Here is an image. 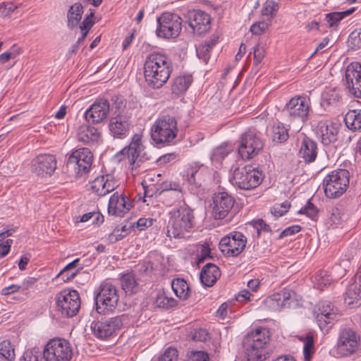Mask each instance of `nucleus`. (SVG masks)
<instances>
[{
	"label": "nucleus",
	"instance_id": "21",
	"mask_svg": "<svg viewBox=\"0 0 361 361\" xmlns=\"http://www.w3.org/2000/svg\"><path fill=\"white\" fill-rule=\"evenodd\" d=\"M110 112V104L106 99L95 101L85 112L87 122L99 123L106 119Z\"/></svg>",
	"mask_w": 361,
	"mask_h": 361
},
{
	"label": "nucleus",
	"instance_id": "6",
	"mask_svg": "<svg viewBox=\"0 0 361 361\" xmlns=\"http://www.w3.org/2000/svg\"><path fill=\"white\" fill-rule=\"evenodd\" d=\"M350 173L345 169L331 171L323 180L325 195L329 198H337L342 195L349 185Z\"/></svg>",
	"mask_w": 361,
	"mask_h": 361
},
{
	"label": "nucleus",
	"instance_id": "50",
	"mask_svg": "<svg viewBox=\"0 0 361 361\" xmlns=\"http://www.w3.org/2000/svg\"><path fill=\"white\" fill-rule=\"evenodd\" d=\"M231 152V149L227 145H220L214 149L211 159L213 161H221L224 159Z\"/></svg>",
	"mask_w": 361,
	"mask_h": 361
},
{
	"label": "nucleus",
	"instance_id": "19",
	"mask_svg": "<svg viewBox=\"0 0 361 361\" xmlns=\"http://www.w3.org/2000/svg\"><path fill=\"white\" fill-rule=\"evenodd\" d=\"M188 22L192 32L197 35L207 32L211 27L209 15L201 10H193L188 13Z\"/></svg>",
	"mask_w": 361,
	"mask_h": 361
},
{
	"label": "nucleus",
	"instance_id": "39",
	"mask_svg": "<svg viewBox=\"0 0 361 361\" xmlns=\"http://www.w3.org/2000/svg\"><path fill=\"white\" fill-rule=\"evenodd\" d=\"M121 286L126 293L132 294L138 290V283L135 274L132 273H126L122 276Z\"/></svg>",
	"mask_w": 361,
	"mask_h": 361
},
{
	"label": "nucleus",
	"instance_id": "22",
	"mask_svg": "<svg viewBox=\"0 0 361 361\" xmlns=\"http://www.w3.org/2000/svg\"><path fill=\"white\" fill-rule=\"evenodd\" d=\"M117 183L109 175L100 176L90 183V190L98 196H104L112 192Z\"/></svg>",
	"mask_w": 361,
	"mask_h": 361
},
{
	"label": "nucleus",
	"instance_id": "48",
	"mask_svg": "<svg viewBox=\"0 0 361 361\" xmlns=\"http://www.w3.org/2000/svg\"><path fill=\"white\" fill-rule=\"evenodd\" d=\"M154 304L157 307L168 309L176 306V301L164 293H159L155 298Z\"/></svg>",
	"mask_w": 361,
	"mask_h": 361
},
{
	"label": "nucleus",
	"instance_id": "64",
	"mask_svg": "<svg viewBox=\"0 0 361 361\" xmlns=\"http://www.w3.org/2000/svg\"><path fill=\"white\" fill-rule=\"evenodd\" d=\"M209 338V334L204 329L195 330L192 334V338L195 341H205Z\"/></svg>",
	"mask_w": 361,
	"mask_h": 361
},
{
	"label": "nucleus",
	"instance_id": "25",
	"mask_svg": "<svg viewBox=\"0 0 361 361\" xmlns=\"http://www.w3.org/2000/svg\"><path fill=\"white\" fill-rule=\"evenodd\" d=\"M131 204L123 193H114L109 200L108 212L109 214L122 216L130 210Z\"/></svg>",
	"mask_w": 361,
	"mask_h": 361
},
{
	"label": "nucleus",
	"instance_id": "15",
	"mask_svg": "<svg viewBox=\"0 0 361 361\" xmlns=\"http://www.w3.org/2000/svg\"><path fill=\"white\" fill-rule=\"evenodd\" d=\"M246 243V237L242 233L235 231L221 238L219 249L225 255L236 257L244 250Z\"/></svg>",
	"mask_w": 361,
	"mask_h": 361
},
{
	"label": "nucleus",
	"instance_id": "42",
	"mask_svg": "<svg viewBox=\"0 0 361 361\" xmlns=\"http://www.w3.org/2000/svg\"><path fill=\"white\" fill-rule=\"evenodd\" d=\"M207 171L206 168L202 166H195L188 171V183L190 184L195 185L196 186H200L201 182L204 179V173Z\"/></svg>",
	"mask_w": 361,
	"mask_h": 361
},
{
	"label": "nucleus",
	"instance_id": "4",
	"mask_svg": "<svg viewBox=\"0 0 361 361\" xmlns=\"http://www.w3.org/2000/svg\"><path fill=\"white\" fill-rule=\"evenodd\" d=\"M119 298V290L115 285L107 281L102 283L95 297L97 312L100 314L113 312Z\"/></svg>",
	"mask_w": 361,
	"mask_h": 361
},
{
	"label": "nucleus",
	"instance_id": "59",
	"mask_svg": "<svg viewBox=\"0 0 361 361\" xmlns=\"http://www.w3.org/2000/svg\"><path fill=\"white\" fill-rule=\"evenodd\" d=\"M278 4L274 1H267L262 9V13L264 16H271L277 11Z\"/></svg>",
	"mask_w": 361,
	"mask_h": 361
},
{
	"label": "nucleus",
	"instance_id": "10",
	"mask_svg": "<svg viewBox=\"0 0 361 361\" xmlns=\"http://www.w3.org/2000/svg\"><path fill=\"white\" fill-rule=\"evenodd\" d=\"M316 322L322 331H328L338 319V310L329 301L319 302L314 310Z\"/></svg>",
	"mask_w": 361,
	"mask_h": 361
},
{
	"label": "nucleus",
	"instance_id": "13",
	"mask_svg": "<svg viewBox=\"0 0 361 361\" xmlns=\"http://www.w3.org/2000/svg\"><path fill=\"white\" fill-rule=\"evenodd\" d=\"M360 345V337L359 334L350 328H344L340 331L337 350L340 355L349 356L355 353Z\"/></svg>",
	"mask_w": 361,
	"mask_h": 361
},
{
	"label": "nucleus",
	"instance_id": "29",
	"mask_svg": "<svg viewBox=\"0 0 361 361\" xmlns=\"http://www.w3.org/2000/svg\"><path fill=\"white\" fill-rule=\"evenodd\" d=\"M345 303L351 307L361 305V279L350 284L344 295Z\"/></svg>",
	"mask_w": 361,
	"mask_h": 361
},
{
	"label": "nucleus",
	"instance_id": "26",
	"mask_svg": "<svg viewBox=\"0 0 361 361\" xmlns=\"http://www.w3.org/2000/svg\"><path fill=\"white\" fill-rule=\"evenodd\" d=\"M293 294V292L288 290L276 293L266 299L265 304L272 310H279L290 306V300Z\"/></svg>",
	"mask_w": 361,
	"mask_h": 361
},
{
	"label": "nucleus",
	"instance_id": "34",
	"mask_svg": "<svg viewBox=\"0 0 361 361\" xmlns=\"http://www.w3.org/2000/svg\"><path fill=\"white\" fill-rule=\"evenodd\" d=\"M192 80V76L189 74L177 76L171 85L172 93L178 96L183 94L191 85Z\"/></svg>",
	"mask_w": 361,
	"mask_h": 361
},
{
	"label": "nucleus",
	"instance_id": "51",
	"mask_svg": "<svg viewBox=\"0 0 361 361\" xmlns=\"http://www.w3.org/2000/svg\"><path fill=\"white\" fill-rule=\"evenodd\" d=\"M299 214H305L307 217L313 221H316L318 217V209L317 207L308 200L305 207L302 208L299 212Z\"/></svg>",
	"mask_w": 361,
	"mask_h": 361
},
{
	"label": "nucleus",
	"instance_id": "35",
	"mask_svg": "<svg viewBox=\"0 0 361 361\" xmlns=\"http://www.w3.org/2000/svg\"><path fill=\"white\" fill-rule=\"evenodd\" d=\"M83 7L80 3H75L68 11V26L73 29L76 27L82 18Z\"/></svg>",
	"mask_w": 361,
	"mask_h": 361
},
{
	"label": "nucleus",
	"instance_id": "58",
	"mask_svg": "<svg viewBox=\"0 0 361 361\" xmlns=\"http://www.w3.org/2000/svg\"><path fill=\"white\" fill-rule=\"evenodd\" d=\"M37 279L35 277H27L23 280L21 285H20V288L21 293L27 296L30 293V289L32 287V286L36 283Z\"/></svg>",
	"mask_w": 361,
	"mask_h": 361
},
{
	"label": "nucleus",
	"instance_id": "62",
	"mask_svg": "<svg viewBox=\"0 0 361 361\" xmlns=\"http://www.w3.org/2000/svg\"><path fill=\"white\" fill-rule=\"evenodd\" d=\"M180 186L178 183L171 181H165L160 185V192L159 195H162L164 192L170 190H175L180 189Z\"/></svg>",
	"mask_w": 361,
	"mask_h": 361
},
{
	"label": "nucleus",
	"instance_id": "31",
	"mask_svg": "<svg viewBox=\"0 0 361 361\" xmlns=\"http://www.w3.org/2000/svg\"><path fill=\"white\" fill-rule=\"evenodd\" d=\"M269 341V331L264 328H257L251 331L244 338V341L265 348Z\"/></svg>",
	"mask_w": 361,
	"mask_h": 361
},
{
	"label": "nucleus",
	"instance_id": "56",
	"mask_svg": "<svg viewBox=\"0 0 361 361\" xmlns=\"http://www.w3.org/2000/svg\"><path fill=\"white\" fill-rule=\"evenodd\" d=\"M269 27V23L267 21H259L254 23L251 27L250 30L254 35H259L264 33Z\"/></svg>",
	"mask_w": 361,
	"mask_h": 361
},
{
	"label": "nucleus",
	"instance_id": "9",
	"mask_svg": "<svg viewBox=\"0 0 361 361\" xmlns=\"http://www.w3.org/2000/svg\"><path fill=\"white\" fill-rule=\"evenodd\" d=\"M55 300L58 310L66 317L75 316L80 310V295L75 290H63L56 294Z\"/></svg>",
	"mask_w": 361,
	"mask_h": 361
},
{
	"label": "nucleus",
	"instance_id": "49",
	"mask_svg": "<svg viewBox=\"0 0 361 361\" xmlns=\"http://www.w3.org/2000/svg\"><path fill=\"white\" fill-rule=\"evenodd\" d=\"M78 262L79 259H75V260L67 264L60 271L58 276H62L63 279H64V277L66 276V279H64V281L73 279L77 274V270L75 269V268L77 267Z\"/></svg>",
	"mask_w": 361,
	"mask_h": 361
},
{
	"label": "nucleus",
	"instance_id": "32",
	"mask_svg": "<svg viewBox=\"0 0 361 361\" xmlns=\"http://www.w3.org/2000/svg\"><path fill=\"white\" fill-rule=\"evenodd\" d=\"M317 144L309 138H305L301 144L299 155L305 162L310 163L314 161L317 157Z\"/></svg>",
	"mask_w": 361,
	"mask_h": 361
},
{
	"label": "nucleus",
	"instance_id": "47",
	"mask_svg": "<svg viewBox=\"0 0 361 361\" xmlns=\"http://www.w3.org/2000/svg\"><path fill=\"white\" fill-rule=\"evenodd\" d=\"M0 355L7 361H13L15 359V350L10 341L4 340L0 343Z\"/></svg>",
	"mask_w": 361,
	"mask_h": 361
},
{
	"label": "nucleus",
	"instance_id": "28",
	"mask_svg": "<svg viewBox=\"0 0 361 361\" xmlns=\"http://www.w3.org/2000/svg\"><path fill=\"white\" fill-rule=\"evenodd\" d=\"M100 137V133L98 130L87 123L78 126L76 133V138L79 142L84 144H93L97 142Z\"/></svg>",
	"mask_w": 361,
	"mask_h": 361
},
{
	"label": "nucleus",
	"instance_id": "43",
	"mask_svg": "<svg viewBox=\"0 0 361 361\" xmlns=\"http://www.w3.org/2000/svg\"><path fill=\"white\" fill-rule=\"evenodd\" d=\"M161 198L163 199L164 204L166 206H171L176 202H184L181 188L167 191L161 195Z\"/></svg>",
	"mask_w": 361,
	"mask_h": 361
},
{
	"label": "nucleus",
	"instance_id": "24",
	"mask_svg": "<svg viewBox=\"0 0 361 361\" xmlns=\"http://www.w3.org/2000/svg\"><path fill=\"white\" fill-rule=\"evenodd\" d=\"M32 166L38 175H51L56 169V159L51 154L39 155L32 161Z\"/></svg>",
	"mask_w": 361,
	"mask_h": 361
},
{
	"label": "nucleus",
	"instance_id": "11",
	"mask_svg": "<svg viewBox=\"0 0 361 361\" xmlns=\"http://www.w3.org/2000/svg\"><path fill=\"white\" fill-rule=\"evenodd\" d=\"M262 139L252 132L243 133L239 140L238 154L244 160H249L257 156L262 149Z\"/></svg>",
	"mask_w": 361,
	"mask_h": 361
},
{
	"label": "nucleus",
	"instance_id": "37",
	"mask_svg": "<svg viewBox=\"0 0 361 361\" xmlns=\"http://www.w3.org/2000/svg\"><path fill=\"white\" fill-rule=\"evenodd\" d=\"M346 127L353 131L361 130V110H350L345 116Z\"/></svg>",
	"mask_w": 361,
	"mask_h": 361
},
{
	"label": "nucleus",
	"instance_id": "2",
	"mask_svg": "<svg viewBox=\"0 0 361 361\" xmlns=\"http://www.w3.org/2000/svg\"><path fill=\"white\" fill-rule=\"evenodd\" d=\"M166 235L170 238H183L191 231L195 224L193 210L185 202L169 213Z\"/></svg>",
	"mask_w": 361,
	"mask_h": 361
},
{
	"label": "nucleus",
	"instance_id": "1",
	"mask_svg": "<svg viewBox=\"0 0 361 361\" xmlns=\"http://www.w3.org/2000/svg\"><path fill=\"white\" fill-rule=\"evenodd\" d=\"M171 71V61L165 55L154 52L147 56L144 74L149 86L155 89L160 88L168 81Z\"/></svg>",
	"mask_w": 361,
	"mask_h": 361
},
{
	"label": "nucleus",
	"instance_id": "45",
	"mask_svg": "<svg viewBox=\"0 0 361 361\" xmlns=\"http://www.w3.org/2000/svg\"><path fill=\"white\" fill-rule=\"evenodd\" d=\"M345 219V214L338 207H332L329 210V216L326 220V224L332 227H336L341 225Z\"/></svg>",
	"mask_w": 361,
	"mask_h": 361
},
{
	"label": "nucleus",
	"instance_id": "18",
	"mask_svg": "<svg viewBox=\"0 0 361 361\" xmlns=\"http://www.w3.org/2000/svg\"><path fill=\"white\" fill-rule=\"evenodd\" d=\"M235 200L226 192H218L213 197L212 215L216 219H224L230 212Z\"/></svg>",
	"mask_w": 361,
	"mask_h": 361
},
{
	"label": "nucleus",
	"instance_id": "33",
	"mask_svg": "<svg viewBox=\"0 0 361 361\" xmlns=\"http://www.w3.org/2000/svg\"><path fill=\"white\" fill-rule=\"evenodd\" d=\"M244 348L248 361H263L267 358L265 347L244 341Z\"/></svg>",
	"mask_w": 361,
	"mask_h": 361
},
{
	"label": "nucleus",
	"instance_id": "41",
	"mask_svg": "<svg viewBox=\"0 0 361 361\" xmlns=\"http://www.w3.org/2000/svg\"><path fill=\"white\" fill-rule=\"evenodd\" d=\"M299 340L303 342V355L305 361H310L314 354V338L310 334L299 337Z\"/></svg>",
	"mask_w": 361,
	"mask_h": 361
},
{
	"label": "nucleus",
	"instance_id": "61",
	"mask_svg": "<svg viewBox=\"0 0 361 361\" xmlns=\"http://www.w3.org/2000/svg\"><path fill=\"white\" fill-rule=\"evenodd\" d=\"M290 208V203L285 202L280 205L275 206L271 209V213L275 216H281L284 215Z\"/></svg>",
	"mask_w": 361,
	"mask_h": 361
},
{
	"label": "nucleus",
	"instance_id": "63",
	"mask_svg": "<svg viewBox=\"0 0 361 361\" xmlns=\"http://www.w3.org/2000/svg\"><path fill=\"white\" fill-rule=\"evenodd\" d=\"M301 230V227L298 225H293L284 229L279 235V238L281 239L286 236H290L298 233Z\"/></svg>",
	"mask_w": 361,
	"mask_h": 361
},
{
	"label": "nucleus",
	"instance_id": "36",
	"mask_svg": "<svg viewBox=\"0 0 361 361\" xmlns=\"http://www.w3.org/2000/svg\"><path fill=\"white\" fill-rule=\"evenodd\" d=\"M217 40L218 37L213 35L209 39L205 40L197 48V56L198 58L202 59L205 63H207L210 58V51L216 44Z\"/></svg>",
	"mask_w": 361,
	"mask_h": 361
},
{
	"label": "nucleus",
	"instance_id": "14",
	"mask_svg": "<svg viewBox=\"0 0 361 361\" xmlns=\"http://www.w3.org/2000/svg\"><path fill=\"white\" fill-rule=\"evenodd\" d=\"M158 36L164 38L176 37L181 30V18L176 14L171 13H163L157 18Z\"/></svg>",
	"mask_w": 361,
	"mask_h": 361
},
{
	"label": "nucleus",
	"instance_id": "57",
	"mask_svg": "<svg viewBox=\"0 0 361 361\" xmlns=\"http://www.w3.org/2000/svg\"><path fill=\"white\" fill-rule=\"evenodd\" d=\"M186 361H209V356L203 351H190Z\"/></svg>",
	"mask_w": 361,
	"mask_h": 361
},
{
	"label": "nucleus",
	"instance_id": "5",
	"mask_svg": "<svg viewBox=\"0 0 361 361\" xmlns=\"http://www.w3.org/2000/svg\"><path fill=\"white\" fill-rule=\"evenodd\" d=\"M116 157L118 161L123 160L133 171L149 159L144 152L141 136L137 134L133 137L128 147L123 148Z\"/></svg>",
	"mask_w": 361,
	"mask_h": 361
},
{
	"label": "nucleus",
	"instance_id": "27",
	"mask_svg": "<svg viewBox=\"0 0 361 361\" xmlns=\"http://www.w3.org/2000/svg\"><path fill=\"white\" fill-rule=\"evenodd\" d=\"M316 132L324 145H328L331 142H335L337 139L338 129L331 123L328 121H319L317 124Z\"/></svg>",
	"mask_w": 361,
	"mask_h": 361
},
{
	"label": "nucleus",
	"instance_id": "30",
	"mask_svg": "<svg viewBox=\"0 0 361 361\" xmlns=\"http://www.w3.org/2000/svg\"><path fill=\"white\" fill-rule=\"evenodd\" d=\"M221 276V271L218 267L212 263H207L200 273L201 283L207 287L212 286Z\"/></svg>",
	"mask_w": 361,
	"mask_h": 361
},
{
	"label": "nucleus",
	"instance_id": "8",
	"mask_svg": "<svg viewBox=\"0 0 361 361\" xmlns=\"http://www.w3.org/2000/svg\"><path fill=\"white\" fill-rule=\"evenodd\" d=\"M262 180V172L250 165L237 168L233 171V183L243 190L255 188Z\"/></svg>",
	"mask_w": 361,
	"mask_h": 361
},
{
	"label": "nucleus",
	"instance_id": "60",
	"mask_svg": "<svg viewBox=\"0 0 361 361\" xmlns=\"http://www.w3.org/2000/svg\"><path fill=\"white\" fill-rule=\"evenodd\" d=\"M253 228L256 230L257 235L259 236L262 231L269 232L271 229L269 226L267 225L262 219H257L252 222Z\"/></svg>",
	"mask_w": 361,
	"mask_h": 361
},
{
	"label": "nucleus",
	"instance_id": "40",
	"mask_svg": "<svg viewBox=\"0 0 361 361\" xmlns=\"http://www.w3.org/2000/svg\"><path fill=\"white\" fill-rule=\"evenodd\" d=\"M172 289L177 297L185 300L189 295V286L186 281L181 279H175L171 282Z\"/></svg>",
	"mask_w": 361,
	"mask_h": 361
},
{
	"label": "nucleus",
	"instance_id": "3",
	"mask_svg": "<svg viewBox=\"0 0 361 361\" xmlns=\"http://www.w3.org/2000/svg\"><path fill=\"white\" fill-rule=\"evenodd\" d=\"M177 121L166 115L159 118L152 127L151 136L156 144L169 145L176 137Z\"/></svg>",
	"mask_w": 361,
	"mask_h": 361
},
{
	"label": "nucleus",
	"instance_id": "17",
	"mask_svg": "<svg viewBox=\"0 0 361 361\" xmlns=\"http://www.w3.org/2000/svg\"><path fill=\"white\" fill-rule=\"evenodd\" d=\"M347 88L355 97L361 98V63L352 62L345 68Z\"/></svg>",
	"mask_w": 361,
	"mask_h": 361
},
{
	"label": "nucleus",
	"instance_id": "7",
	"mask_svg": "<svg viewBox=\"0 0 361 361\" xmlns=\"http://www.w3.org/2000/svg\"><path fill=\"white\" fill-rule=\"evenodd\" d=\"M72 356V346L63 338L51 339L43 350L44 361H70Z\"/></svg>",
	"mask_w": 361,
	"mask_h": 361
},
{
	"label": "nucleus",
	"instance_id": "20",
	"mask_svg": "<svg viewBox=\"0 0 361 361\" xmlns=\"http://www.w3.org/2000/svg\"><path fill=\"white\" fill-rule=\"evenodd\" d=\"M286 109L293 118H300L305 121L310 111V99L302 96L293 97L286 104Z\"/></svg>",
	"mask_w": 361,
	"mask_h": 361
},
{
	"label": "nucleus",
	"instance_id": "46",
	"mask_svg": "<svg viewBox=\"0 0 361 361\" xmlns=\"http://www.w3.org/2000/svg\"><path fill=\"white\" fill-rule=\"evenodd\" d=\"M355 8H350L343 12H333L326 15V20L331 27H336L339 22L345 16L354 12Z\"/></svg>",
	"mask_w": 361,
	"mask_h": 361
},
{
	"label": "nucleus",
	"instance_id": "55",
	"mask_svg": "<svg viewBox=\"0 0 361 361\" xmlns=\"http://www.w3.org/2000/svg\"><path fill=\"white\" fill-rule=\"evenodd\" d=\"M39 355L38 348L27 349L24 352L21 361H39Z\"/></svg>",
	"mask_w": 361,
	"mask_h": 361
},
{
	"label": "nucleus",
	"instance_id": "52",
	"mask_svg": "<svg viewBox=\"0 0 361 361\" xmlns=\"http://www.w3.org/2000/svg\"><path fill=\"white\" fill-rule=\"evenodd\" d=\"M19 5L12 2H4L0 4V17L5 18L10 16L18 7Z\"/></svg>",
	"mask_w": 361,
	"mask_h": 361
},
{
	"label": "nucleus",
	"instance_id": "38",
	"mask_svg": "<svg viewBox=\"0 0 361 361\" xmlns=\"http://www.w3.org/2000/svg\"><path fill=\"white\" fill-rule=\"evenodd\" d=\"M94 12L91 11V13L85 18L83 21L80 25V29L81 30L82 35L78 39L76 43L72 47V51H75V50L78 49L80 45L83 43L89 30L94 25V22L92 20Z\"/></svg>",
	"mask_w": 361,
	"mask_h": 361
},
{
	"label": "nucleus",
	"instance_id": "44",
	"mask_svg": "<svg viewBox=\"0 0 361 361\" xmlns=\"http://www.w3.org/2000/svg\"><path fill=\"white\" fill-rule=\"evenodd\" d=\"M288 137V130L281 123H275L272 126V139L277 142H283Z\"/></svg>",
	"mask_w": 361,
	"mask_h": 361
},
{
	"label": "nucleus",
	"instance_id": "54",
	"mask_svg": "<svg viewBox=\"0 0 361 361\" xmlns=\"http://www.w3.org/2000/svg\"><path fill=\"white\" fill-rule=\"evenodd\" d=\"M157 361H178V351L176 348H168Z\"/></svg>",
	"mask_w": 361,
	"mask_h": 361
},
{
	"label": "nucleus",
	"instance_id": "12",
	"mask_svg": "<svg viewBox=\"0 0 361 361\" xmlns=\"http://www.w3.org/2000/svg\"><path fill=\"white\" fill-rule=\"evenodd\" d=\"M128 322L125 314L116 316L104 321H98L92 324L91 328L94 335L99 338H106L121 330Z\"/></svg>",
	"mask_w": 361,
	"mask_h": 361
},
{
	"label": "nucleus",
	"instance_id": "23",
	"mask_svg": "<svg viewBox=\"0 0 361 361\" xmlns=\"http://www.w3.org/2000/svg\"><path fill=\"white\" fill-rule=\"evenodd\" d=\"M130 128V121L124 114L113 116L109 123V129L113 137H125Z\"/></svg>",
	"mask_w": 361,
	"mask_h": 361
},
{
	"label": "nucleus",
	"instance_id": "16",
	"mask_svg": "<svg viewBox=\"0 0 361 361\" xmlns=\"http://www.w3.org/2000/svg\"><path fill=\"white\" fill-rule=\"evenodd\" d=\"M68 161L70 164L75 165L76 174L82 176L90 171L93 161V154L87 147L79 148L71 153Z\"/></svg>",
	"mask_w": 361,
	"mask_h": 361
},
{
	"label": "nucleus",
	"instance_id": "53",
	"mask_svg": "<svg viewBox=\"0 0 361 361\" xmlns=\"http://www.w3.org/2000/svg\"><path fill=\"white\" fill-rule=\"evenodd\" d=\"M331 281L332 279L327 275L326 271H320L314 277V283L317 285L318 288L330 284Z\"/></svg>",
	"mask_w": 361,
	"mask_h": 361
}]
</instances>
